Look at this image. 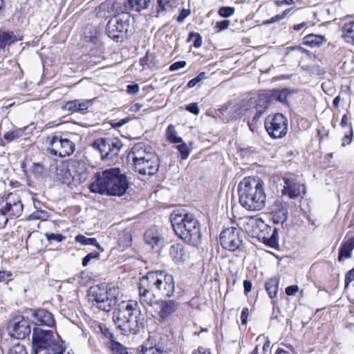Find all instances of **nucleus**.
Returning a JSON list of instances; mask_svg holds the SVG:
<instances>
[{
	"mask_svg": "<svg viewBox=\"0 0 354 354\" xmlns=\"http://www.w3.org/2000/svg\"><path fill=\"white\" fill-rule=\"evenodd\" d=\"M129 187L126 174L118 167L96 172L88 189L91 192L106 196H123Z\"/></svg>",
	"mask_w": 354,
	"mask_h": 354,
	"instance_id": "f257e3e1",
	"label": "nucleus"
},
{
	"mask_svg": "<svg viewBox=\"0 0 354 354\" xmlns=\"http://www.w3.org/2000/svg\"><path fill=\"white\" fill-rule=\"evenodd\" d=\"M116 328L124 335L137 334L145 327V315L137 301H122L114 309L112 316Z\"/></svg>",
	"mask_w": 354,
	"mask_h": 354,
	"instance_id": "f03ea898",
	"label": "nucleus"
},
{
	"mask_svg": "<svg viewBox=\"0 0 354 354\" xmlns=\"http://www.w3.org/2000/svg\"><path fill=\"white\" fill-rule=\"evenodd\" d=\"M240 205L249 211H259L266 206L264 183L259 177H245L238 185Z\"/></svg>",
	"mask_w": 354,
	"mask_h": 354,
	"instance_id": "7ed1b4c3",
	"label": "nucleus"
},
{
	"mask_svg": "<svg viewBox=\"0 0 354 354\" xmlns=\"http://www.w3.org/2000/svg\"><path fill=\"white\" fill-rule=\"evenodd\" d=\"M170 221L176 234L185 242L194 246L201 243V225L193 214L174 211Z\"/></svg>",
	"mask_w": 354,
	"mask_h": 354,
	"instance_id": "20e7f679",
	"label": "nucleus"
},
{
	"mask_svg": "<svg viewBox=\"0 0 354 354\" xmlns=\"http://www.w3.org/2000/svg\"><path fill=\"white\" fill-rule=\"evenodd\" d=\"M32 344L34 354L41 352H44V354H63L66 350L60 342L57 333L40 327L33 328Z\"/></svg>",
	"mask_w": 354,
	"mask_h": 354,
	"instance_id": "39448f33",
	"label": "nucleus"
},
{
	"mask_svg": "<svg viewBox=\"0 0 354 354\" xmlns=\"http://www.w3.org/2000/svg\"><path fill=\"white\" fill-rule=\"evenodd\" d=\"M24 211L21 197L17 193L0 196V229L4 228L9 219L19 217Z\"/></svg>",
	"mask_w": 354,
	"mask_h": 354,
	"instance_id": "423d86ee",
	"label": "nucleus"
},
{
	"mask_svg": "<svg viewBox=\"0 0 354 354\" xmlns=\"http://www.w3.org/2000/svg\"><path fill=\"white\" fill-rule=\"evenodd\" d=\"M159 270L151 271L142 277L138 283L139 297L140 304L146 308L152 306L156 303L155 297L158 290Z\"/></svg>",
	"mask_w": 354,
	"mask_h": 354,
	"instance_id": "0eeeda50",
	"label": "nucleus"
},
{
	"mask_svg": "<svg viewBox=\"0 0 354 354\" xmlns=\"http://www.w3.org/2000/svg\"><path fill=\"white\" fill-rule=\"evenodd\" d=\"M112 291L115 292L116 290H112L111 288L108 289L105 284L91 286L88 290V299L91 302H95L100 309L109 312L117 299L116 296L112 294Z\"/></svg>",
	"mask_w": 354,
	"mask_h": 354,
	"instance_id": "6e6552de",
	"label": "nucleus"
},
{
	"mask_svg": "<svg viewBox=\"0 0 354 354\" xmlns=\"http://www.w3.org/2000/svg\"><path fill=\"white\" fill-rule=\"evenodd\" d=\"M56 176L62 184L77 186L86 180L88 174L83 167L76 169L75 164H62L57 167Z\"/></svg>",
	"mask_w": 354,
	"mask_h": 354,
	"instance_id": "1a4fd4ad",
	"label": "nucleus"
},
{
	"mask_svg": "<svg viewBox=\"0 0 354 354\" xmlns=\"http://www.w3.org/2000/svg\"><path fill=\"white\" fill-rule=\"evenodd\" d=\"M130 15L121 13L112 17L107 23L106 32L107 35L116 42H121L126 38L129 27Z\"/></svg>",
	"mask_w": 354,
	"mask_h": 354,
	"instance_id": "9d476101",
	"label": "nucleus"
},
{
	"mask_svg": "<svg viewBox=\"0 0 354 354\" xmlns=\"http://www.w3.org/2000/svg\"><path fill=\"white\" fill-rule=\"evenodd\" d=\"M123 145L118 138H100L95 140L92 147L98 150L102 160H113L118 156Z\"/></svg>",
	"mask_w": 354,
	"mask_h": 354,
	"instance_id": "9b49d317",
	"label": "nucleus"
},
{
	"mask_svg": "<svg viewBox=\"0 0 354 354\" xmlns=\"http://www.w3.org/2000/svg\"><path fill=\"white\" fill-rule=\"evenodd\" d=\"M75 150V145L72 140L58 135L51 137L47 149L51 155L62 158L71 156Z\"/></svg>",
	"mask_w": 354,
	"mask_h": 354,
	"instance_id": "f8f14e48",
	"label": "nucleus"
},
{
	"mask_svg": "<svg viewBox=\"0 0 354 354\" xmlns=\"http://www.w3.org/2000/svg\"><path fill=\"white\" fill-rule=\"evenodd\" d=\"M221 246L230 251L238 250L242 244V231L235 227H227L220 234Z\"/></svg>",
	"mask_w": 354,
	"mask_h": 354,
	"instance_id": "ddd939ff",
	"label": "nucleus"
},
{
	"mask_svg": "<svg viewBox=\"0 0 354 354\" xmlns=\"http://www.w3.org/2000/svg\"><path fill=\"white\" fill-rule=\"evenodd\" d=\"M265 128L270 137L281 138L287 133L288 120L283 114L277 113L270 120H266Z\"/></svg>",
	"mask_w": 354,
	"mask_h": 354,
	"instance_id": "4468645a",
	"label": "nucleus"
},
{
	"mask_svg": "<svg viewBox=\"0 0 354 354\" xmlns=\"http://www.w3.org/2000/svg\"><path fill=\"white\" fill-rule=\"evenodd\" d=\"M7 328L10 337L19 339H24L29 337L31 333L28 320L21 315L14 317L8 322Z\"/></svg>",
	"mask_w": 354,
	"mask_h": 354,
	"instance_id": "2eb2a0df",
	"label": "nucleus"
},
{
	"mask_svg": "<svg viewBox=\"0 0 354 354\" xmlns=\"http://www.w3.org/2000/svg\"><path fill=\"white\" fill-rule=\"evenodd\" d=\"M158 290L157 295L165 297H171L175 292V282L172 274L165 270H159L158 273Z\"/></svg>",
	"mask_w": 354,
	"mask_h": 354,
	"instance_id": "dca6fc26",
	"label": "nucleus"
},
{
	"mask_svg": "<svg viewBox=\"0 0 354 354\" xmlns=\"http://www.w3.org/2000/svg\"><path fill=\"white\" fill-rule=\"evenodd\" d=\"M259 227L261 229V232L258 234L259 239H262L265 245L272 248H277L279 247V229L274 227L272 230L271 227L265 224L263 221H260Z\"/></svg>",
	"mask_w": 354,
	"mask_h": 354,
	"instance_id": "f3484780",
	"label": "nucleus"
},
{
	"mask_svg": "<svg viewBox=\"0 0 354 354\" xmlns=\"http://www.w3.org/2000/svg\"><path fill=\"white\" fill-rule=\"evenodd\" d=\"M159 158L156 154L147 155V158L134 165L135 171L142 175H154L159 169Z\"/></svg>",
	"mask_w": 354,
	"mask_h": 354,
	"instance_id": "a211bd4d",
	"label": "nucleus"
},
{
	"mask_svg": "<svg viewBox=\"0 0 354 354\" xmlns=\"http://www.w3.org/2000/svg\"><path fill=\"white\" fill-rule=\"evenodd\" d=\"M283 187L281 190L283 196H288L289 198L295 199L300 196L301 185L297 180L293 174H287L283 178Z\"/></svg>",
	"mask_w": 354,
	"mask_h": 354,
	"instance_id": "6ab92c4d",
	"label": "nucleus"
},
{
	"mask_svg": "<svg viewBox=\"0 0 354 354\" xmlns=\"http://www.w3.org/2000/svg\"><path fill=\"white\" fill-rule=\"evenodd\" d=\"M288 214L286 203L280 199L275 200L270 212V220L272 223L283 225L287 221Z\"/></svg>",
	"mask_w": 354,
	"mask_h": 354,
	"instance_id": "aec40b11",
	"label": "nucleus"
},
{
	"mask_svg": "<svg viewBox=\"0 0 354 354\" xmlns=\"http://www.w3.org/2000/svg\"><path fill=\"white\" fill-rule=\"evenodd\" d=\"M32 313V321L37 327L44 326L52 327L55 326V322L53 315L46 309L39 308L30 310Z\"/></svg>",
	"mask_w": 354,
	"mask_h": 354,
	"instance_id": "412c9836",
	"label": "nucleus"
},
{
	"mask_svg": "<svg viewBox=\"0 0 354 354\" xmlns=\"http://www.w3.org/2000/svg\"><path fill=\"white\" fill-rule=\"evenodd\" d=\"M92 104L91 100H74L68 101L62 106V110L70 111L71 113L82 112L86 111Z\"/></svg>",
	"mask_w": 354,
	"mask_h": 354,
	"instance_id": "4be33fe9",
	"label": "nucleus"
},
{
	"mask_svg": "<svg viewBox=\"0 0 354 354\" xmlns=\"http://www.w3.org/2000/svg\"><path fill=\"white\" fill-rule=\"evenodd\" d=\"M180 307V304L174 300H162L160 303L159 316L162 319H167L176 313Z\"/></svg>",
	"mask_w": 354,
	"mask_h": 354,
	"instance_id": "5701e85b",
	"label": "nucleus"
},
{
	"mask_svg": "<svg viewBox=\"0 0 354 354\" xmlns=\"http://www.w3.org/2000/svg\"><path fill=\"white\" fill-rule=\"evenodd\" d=\"M145 241L151 246L153 249L159 250L164 244V239L156 230H148L145 234Z\"/></svg>",
	"mask_w": 354,
	"mask_h": 354,
	"instance_id": "b1692460",
	"label": "nucleus"
},
{
	"mask_svg": "<svg viewBox=\"0 0 354 354\" xmlns=\"http://www.w3.org/2000/svg\"><path fill=\"white\" fill-rule=\"evenodd\" d=\"M169 254L176 263H180L185 261L187 254L184 246L180 243H175L171 245Z\"/></svg>",
	"mask_w": 354,
	"mask_h": 354,
	"instance_id": "393cba45",
	"label": "nucleus"
},
{
	"mask_svg": "<svg viewBox=\"0 0 354 354\" xmlns=\"http://www.w3.org/2000/svg\"><path fill=\"white\" fill-rule=\"evenodd\" d=\"M168 339L165 335L149 336L145 343H149L152 348L161 352L167 353Z\"/></svg>",
	"mask_w": 354,
	"mask_h": 354,
	"instance_id": "a878e982",
	"label": "nucleus"
},
{
	"mask_svg": "<svg viewBox=\"0 0 354 354\" xmlns=\"http://www.w3.org/2000/svg\"><path fill=\"white\" fill-rule=\"evenodd\" d=\"M155 153L148 152L142 143L135 145L131 150L129 156H131L133 166L136 163L140 162L147 158V155H154Z\"/></svg>",
	"mask_w": 354,
	"mask_h": 354,
	"instance_id": "bb28decb",
	"label": "nucleus"
},
{
	"mask_svg": "<svg viewBox=\"0 0 354 354\" xmlns=\"http://www.w3.org/2000/svg\"><path fill=\"white\" fill-rule=\"evenodd\" d=\"M354 249V236L350 237L342 242L339 249L338 261L343 259L350 258L351 252Z\"/></svg>",
	"mask_w": 354,
	"mask_h": 354,
	"instance_id": "cd10ccee",
	"label": "nucleus"
},
{
	"mask_svg": "<svg viewBox=\"0 0 354 354\" xmlns=\"http://www.w3.org/2000/svg\"><path fill=\"white\" fill-rule=\"evenodd\" d=\"M151 0H127L124 3V7L127 10L141 12L147 9Z\"/></svg>",
	"mask_w": 354,
	"mask_h": 354,
	"instance_id": "c85d7f7f",
	"label": "nucleus"
},
{
	"mask_svg": "<svg viewBox=\"0 0 354 354\" xmlns=\"http://www.w3.org/2000/svg\"><path fill=\"white\" fill-rule=\"evenodd\" d=\"M19 39L12 31L0 30V49H4Z\"/></svg>",
	"mask_w": 354,
	"mask_h": 354,
	"instance_id": "c756f323",
	"label": "nucleus"
},
{
	"mask_svg": "<svg viewBox=\"0 0 354 354\" xmlns=\"http://www.w3.org/2000/svg\"><path fill=\"white\" fill-rule=\"evenodd\" d=\"M30 171L37 180H44L48 176V169L42 162H33Z\"/></svg>",
	"mask_w": 354,
	"mask_h": 354,
	"instance_id": "7c9ffc66",
	"label": "nucleus"
},
{
	"mask_svg": "<svg viewBox=\"0 0 354 354\" xmlns=\"http://www.w3.org/2000/svg\"><path fill=\"white\" fill-rule=\"evenodd\" d=\"M304 44L311 48L319 47L325 41V37L321 35L309 34L303 39Z\"/></svg>",
	"mask_w": 354,
	"mask_h": 354,
	"instance_id": "2f4dec72",
	"label": "nucleus"
},
{
	"mask_svg": "<svg viewBox=\"0 0 354 354\" xmlns=\"http://www.w3.org/2000/svg\"><path fill=\"white\" fill-rule=\"evenodd\" d=\"M98 329L104 340V344L106 348L109 347V344L111 342H116L113 332L105 324H100L98 325Z\"/></svg>",
	"mask_w": 354,
	"mask_h": 354,
	"instance_id": "473e14b6",
	"label": "nucleus"
},
{
	"mask_svg": "<svg viewBox=\"0 0 354 354\" xmlns=\"http://www.w3.org/2000/svg\"><path fill=\"white\" fill-rule=\"evenodd\" d=\"M342 36L347 43L354 45V21L344 24L342 27Z\"/></svg>",
	"mask_w": 354,
	"mask_h": 354,
	"instance_id": "72a5a7b5",
	"label": "nucleus"
},
{
	"mask_svg": "<svg viewBox=\"0 0 354 354\" xmlns=\"http://www.w3.org/2000/svg\"><path fill=\"white\" fill-rule=\"evenodd\" d=\"M75 241L80 243L83 245H94L97 249L103 250L101 245L97 242L95 238H88L83 234H79L75 236Z\"/></svg>",
	"mask_w": 354,
	"mask_h": 354,
	"instance_id": "f704fd0d",
	"label": "nucleus"
},
{
	"mask_svg": "<svg viewBox=\"0 0 354 354\" xmlns=\"http://www.w3.org/2000/svg\"><path fill=\"white\" fill-rule=\"evenodd\" d=\"M111 354H133V353L127 347L123 346L121 343L116 341L115 342H111L109 347H108Z\"/></svg>",
	"mask_w": 354,
	"mask_h": 354,
	"instance_id": "c9c22d12",
	"label": "nucleus"
},
{
	"mask_svg": "<svg viewBox=\"0 0 354 354\" xmlns=\"http://www.w3.org/2000/svg\"><path fill=\"white\" fill-rule=\"evenodd\" d=\"M292 92L288 88H283L282 90H276L274 91L272 94H270L271 96V100H276L281 103H285L287 101V97Z\"/></svg>",
	"mask_w": 354,
	"mask_h": 354,
	"instance_id": "e433bc0d",
	"label": "nucleus"
},
{
	"mask_svg": "<svg viewBox=\"0 0 354 354\" xmlns=\"http://www.w3.org/2000/svg\"><path fill=\"white\" fill-rule=\"evenodd\" d=\"M279 282L277 279H271L266 283L265 288L270 298H274L278 292Z\"/></svg>",
	"mask_w": 354,
	"mask_h": 354,
	"instance_id": "4c0bfd02",
	"label": "nucleus"
},
{
	"mask_svg": "<svg viewBox=\"0 0 354 354\" xmlns=\"http://www.w3.org/2000/svg\"><path fill=\"white\" fill-rule=\"evenodd\" d=\"M156 3L155 17L158 18L165 16L167 12V7L170 3V0H156Z\"/></svg>",
	"mask_w": 354,
	"mask_h": 354,
	"instance_id": "58836bf2",
	"label": "nucleus"
},
{
	"mask_svg": "<svg viewBox=\"0 0 354 354\" xmlns=\"http://www.w3.org/2000/svg\"><path fill=\"white\" fill-rule=\"evenodd\" d=\"M22 133L21 129L12 127L11 130L3 133V138L7 142H10L21 137Z\"/></svg>",
	"mask_w": 354,
	"mask_h": 354,
	"instance_id": "ea45409f",
	"label": "nucleus"
},
{
	"mask_svg": "<svg viewBox=\"0 0 354 354\" xmlns=\"http://www.w3.org/2000/svg\"><path fill=\"white\" fill-rule=\"evenodd\" d=\"M271 96L268 93L259 94L257 102V109L264 110L268 107L271 101Z\"/></svg>",
	"mask_w": 354,
	"mask_h": 354,
	"instance_id": "a19ab883",
	"label": "nucleus"
},
{
	"mask_svg": "<svg viewBox=\"0 0 354 354\" xmlns=\"http://www.w3.org/2000/svg\"><path fill=\"white\" fill-rule=\"evenodd\" d=\"M167 138L171 143H180L183 142L182 138L177 136V133L171 124L169 125L167 129Z\"/></svg>",
	"mask_w": 354,
	"mask_h": 354,
	"instance_id": "79ce46f5",
	"label": "nucleus"
},
{
	"mask_svg": "<svg viewBox=\"0 0 354 354\" xmlns=\"http://www.w3.org/2000/svg\"><path fill=\"white\" fill-rule=\"evenodd\" d=\"M155 59L154 54L147 51L145 57L140 59V64L143 66L153 67L155 66Z\"/></svg>",
	"mask_w": 354,
	"mask_h": 354,
	"instance_id": "37998d69",
	"label": "nucleus"
},
{
	"mask_svg": "<svg viewBox=\"0 0 354 354\" xmlns=\"http://www.w3.org/2000/svg\"><path fill=\"white\" fill-rule=\"evenodd\" d=\"M136 354H167V353L161 352L157 349L154 350L149 343H144L140 346V349L138 351Z\"/></svg>",
	"mask_w": 354,
	"mask_h": 354,
	"instance_id": "c03bdc74",
	"label": "nucleus"
},
{
	"mask_svg": "<svg viewBox=\"0 0 354 354\" xmlns=\"http://www.w3.org/2000/svg\"><path fill=\"white\" fill-rule=\"evenodd\" d=\"M50 214L46 210L37 209L29 215L28 219L46 221L48 218Z\"/></svg>",
	"mask_w": 354,
	"mask_h": 354,
	"instance_id": "a18cd8bd",
	"label": "nucleus"
},
{
	"mask_svg": "<svg viewBox=\"0 0 354 354\" xmlns=\"http://www.w3.org/2000/svg\"><path fill=\"white\" fill-rule=\"evenodd\" d=\"M194 39L193 46L198 48L202 46V37L198 32H190L189 33V36L187 38V41H190L192 39Z\"/></svg>",
	"mask_w": 354,
	"mask_h": 354,
	"instance_id": "49530a36",
	"label": "nucleus"
},
{
	"mask_svg": "<svg viewBox=\"0 0 354 354\" xmlns=\"http://www.w3.org/2000/svg\"><path fill=\"white\" fill-rule=\"evenodd\" d=\"M176 148L180 153L181 158L183 160L187 159L189 156V149L186 143L182 142L179 145H176Z\"/></svg>",
	"mask_w": 354,
	"mask_h": 354,
	"instance_id": "de8ad7c7",
	"label": "nucleus"
},
{
	"mask_svg": "<svg viewBox=\"0 0 354 354\" xmlns=\"http://www.w3.org/2000/svg\"><path fill=\"white\" fill-rule=\"evenodd\" d=\"M235 9L230 6H223L219 8L218 13L222 17H229L234 13Z\"/></svg>",
	"mask_w": 354,
	"mask_h": 354,
	"instance_id": "09e8293b",
	"label": "nucleus"
},
{
	"mask_svg": "<svg viewBox=\"0 0 354 354\" xmlns=\"http://www.w3.org/2000/svg\"><path fill=\"white\" fill-rule=\"evenodd\" d=\"M8 354H28V353L24 346L16 344L10 348Z\"/></svg>",
	"mask_w": 354,
	"mask_h": 354,
	"instance_id": "8fccbe9b",
	"label": "nucleus"
},
{
	"mask_svg": "<svg viewBox=\"0 0 354 354\" xmlns=\"http://www.w3.org/2000/svg\"><path fill=\"white\" fill-rule=\"evenodd\" d=\"M45 237L48 241H55L57 243L62 242L64 239H66V236H63L62 234H55V233H46Z\"/></svg>",
	"mask_w": 354,
	"mask_h": 354,
	"instance_id": "3c124183",
	"label": "nucleus"
},
{
	"mask_svg": "<svg viewBox=\"0 0 354 354\" xmlns=\"http://www.w3.org/2000/svg\"><path fill=\"white\" fill-rule=\"evenodd\" d=\"M205 73L201 72L196 77L189 80L187 84V86L189 88H194L198 82L202 80L205 79Z\"/></svg>",
	"mask_w": 354,
	"mask_h": 354,
	"instance_id": "603ef678",
	"label": "nucleus"
},
{
	"mask_svg": "<svg viewBox=\"0 0 354 354\" xmlns=\"http://www.w3.org/2000/svg\"><path fill=\"white\" fill-rule=\"evenodd\" d=\"M100 257V253L98 252L94 251L86 254L82 259V266H86L90 263L91 260L93 259H98Z\"/></svg>",
	"mask_w": 354,
	"mask_h": 354,
	"instance_id": "864d4df0",
	"label": "nucleus"
},
{
	"mask_svg": "<svg viewBox=\"0 0 354 354\" xmlns=\"http://www.w3.org/2000/svg\"><path fill=\"white\" fill-rule=\"evenodd\" d=\"M353 138V131L352 127L350 128L348 134L345 135L342 139V147H345L346 145H350Z\"/></svg>",
	"mask_w": 354,
	"mask_h": 354,
	"instance_id": "5fc2aeb1",
	"label": "nucleus"
},
{
	"mask_svg": "<svg viewBox=\"0 0 354 354\" xmlns=\"http://www.w3.org/2000/svg\"><path fill=\"white\" fill-rule=\"evenodd\" d=\"M230 25V21L228 19H224L217 21L215 25V28H216L218 31H222L227 29Z\"/></svg>",
	"mask_w": 354,
	"mask_h": 354,
	"instance_id": "6e6d98bb",
	"label": "nucleus"
},
{
	"mask_svg": "<svg viewBox=\"0 0 354 354\" xmlns=\"http://www.w3.org/2000/svg\"><path fill=\"white\" fill-rule=\"evenodd\" d=\"M187 62L185 61H178L170 65L169 70V71H176L185 67Z\"/></svg>",
	"mask_w": 354,
	"mask_h": 354,
	"instance_id": "4d7b16f0",
	"label": "nucleus"
},
{
	"mask_svg": "<svg viewBox=\"0 0 354 354\" xmlns=\"http://www.w3.org/2000/svg\"><path fill=\"white\" fill-rule=\"evenodd\" d=\"M191 14V11L189 9L183 8L180 11L179 15L176 18V21L181 24L185 19Z\"/></svg>",
	"mask_w": 354,
	"mask_h": 354,
	"instance_id": "13d9d810",
	"label": "nucleus"
},
{
	"mask_svg": "<svg viewBox=\"0 0 354 354\" xmlns=\"http://www.w3.org/2000/svg\"><path fill=\"white\" fill-rule=\"evenodd\" d=\"M185 109L194 115H198L200 113V109L198 106V104L196 102L187 104L185 107Z\"/></svg>",
	"mask_w": 354,
	"mask_h": 354,
	"instance_id": "bf43d9fd",
	"label": "nucleus"
},
{
	"mask_svg": "<svg viewBox=\"0 0 354 354\" xmlns=\"http://www.w3.org/2000/svg\"><path fill=\"white\" fill-rule=\"evenodd\" d=\"M354 281V268L348 271L345 275V288Z\"/></svg>",
	"mask_w": 354,
	"mask_h": 354,
	"instance_id": "052dcab7",
	"label": "nucleus"
},
{
	"mask_svg": "<svg viewBox=\"0 0 354 354\" xmlns=\"http://www.w3.org/2000/svg\"><path fill=\"white\" fill-rule=\"evenodd\" d=\"M129 120V118H125L119 120L118 122L111 121L109 124L113 128L116 129L122 127L123 125L127 124Z\"/></svg>",
	"mask_w": 354,
	"mask_h": 354,
	"instance_id": "680f3d73",
	"label": "nucleus"
},
{
	"mask_svg": "<svg viewBox=\"0 0 354 354\" xmlns=\"http://www.w3.org/2000/svg\"><path fill=\"white\" fill-rule=\"evenodd\" d=\"M140 90V86L138 84H129L127 86V92L130 95H136Z\"/></svg>",
	"mask_w": 354,
	"mask_h": 354,
	"instance_id": "e2e57ef3",
	"label": "nucleus"
},
{
	"mask_svg": "<svg viewBox=\"0 0 354 354\" xmlns=\"http://www.w3.org/2000/svg\"><path fill=\"white\" fill-rule=\"evenodd\" d=\"M12 277V273L8 271H0V282L8 283Z\"/></svg>",
	"mask_w": 354,
	"mask_h": 354,
	"instance_id": "0e129e2a",
	"label": "nucleus"
},
{
	"mask_svg": "<svg viewBox=\"0 0 354 354\" xmlns=\"http://www.w3.org/2000/svg\"><path fill=\"white\" fill-rule=\"evenodd\" d=\"M249 315V309L243 308L241 314V321L243 325H245L248 322V317Z\"/></svg>",
	"mask_w": 354,
	"mask_h": 354,
	"instance_id": "69168bd1",
	"label": "nucleus"
},
{
	"mask_svg": "<svg viewBox=\"0 0 354 354\" xmlns=\"http://www.w3.org/2000/svg\"><path fill=\"white\" fill-rule=\"evenodd\" d=\"M299 290L297 285L289 286L286 288V294L288 296L294 295Z\"/></svg>",
	"mask_w": 354,
	"mask_h": 354,
	"instance_id": "338daca9",
	"label": "nucleus"
},
{
	"mask_svg": "<svg viewBox=\"0 0 354 354\" xmlns=\"http://www.w3.org/2000/svg\"><path fill=\"white\" fill-rule=\"evenodd\" d=\"M243 288H244V293L248 295L250 292H251L252 288V283L251 281L245 280L243 281Z\"/></svg>",
	"mask_w": 354,
	"mask_h": 354,
	"instance_id": "774afa93",
	"label": "nucleus"
}]
</instances>
